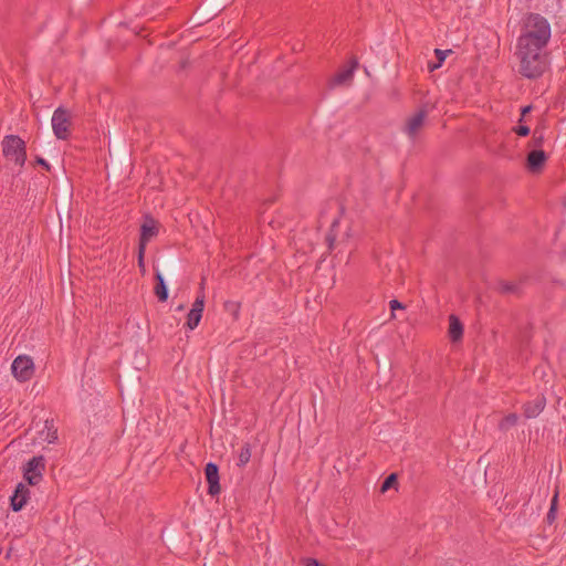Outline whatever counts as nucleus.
Here are the masks:
<instances>
[{
	"instance_id": "1",
	"label": "nucleus",
	"mask_w": 566,
	"mask_h": 566,
	"mask_svg": "<svg viewBox=\"0 0 566 566\" xmlns=\"http://www.w3.org/2000/svg\"><path fill=\"white\" fill-rule=\"evenodd\" d=\"M515 56L518 60L520 74L530 80L541 77L549 65L546 48L516 43Z\"/></svg>"
},
{
	"instance_id": "2",
	"label": "nucleus",
	"mask_w": 566,
	"mask_h": 566,
	"mask_svg": "<svg viewBox=\"0 0 566 566\" xmlns=\"http://www.w3.org/2000/svg\"><path fill=\"white\" fill-rule=\"evenodd\" d=\"M551 36L552 28L548 20L539 13L530 12L522 20L521 34L516 43L547 49Z\"/></svg>"
},
{
	"instance_id": "3",
	"label": "nucleus",
	"mask_w": 566,
	"mask_h": 566,
	"mask_svg": "<svg viewBox=\"0 0 566 566\" xmlns=\"http://www.w3.org/2000/svg\"><path fill=\"white\" fill-rule=\"evenodd\" d=\"M3 156L13 160L15 165L23 167L27 160L25 142L18 135H7L2 139Z\"/></svg>"
},
{
	"instance_id": "4",
	"label": "nucleus",
	"mask_w": 566,
	"mask_h": 566,
	"mask_svg": "<svg viewBox=\"0 0 566 566\" xmlns=\"http://www.w3.org/2000/svg\"><path fill=\"white\" fill-rule=\"evenodd\" d=\"M71 115L67 109L57 107L52 116V128L57 139L66 140L70 137Z\"/></svg>"
},
{
	"instance_id": "5",
	"label": "nucleus",
	"mask_w": 566,
	"mask_h": 566,
	"mask_svg": "<svg viewBox=\"0 0 566 566\" xmlns=\"http://www.w3.org/2000/svg\"><path fill=\"white\" fill-rule=\"evenodd\" d=\"M44 470V457H33L25 463L23 468V478L30 485H36L42 480Z\"/></svg>"
},
{
	"instance_id": "6",
	"label": "nucleus",
	"mask_w": 566,
	"mask_h": 566,
	"mask_svg": "<svg viewBox=\"0 0 566 566\" xmlns=\"http://www.w3.org/2000/svg\"><path fill=\"white\" fill-rule=\"evenodd\" d=\"M11 370L20 382L28 381L34 374L33 360L29 356L20 355L13 360Z\"/></svg>"
},
{
	"instance_id": "7",
	"label": "nucleus",
	"mask_w": 566,
	"mask_h": 566,
	"mask_svg": "<svg viewBox=\"0 0 566 566\" xmlns=\"http://www.w3.org/2000/svg\"><path fill=\"white\" fill-rule=\"evenodd\" d=\"M160 223L149 213L144 216L143 223L140 224V234L138 245L147 247L148 242L156 238L159 233Z\"/></svg>"
},
{
	"instance_id": "8",
	"label": "nucleus",
	"mask_w": 566,
	"mask_h": 566,
	"mask_svg": "<svg viewBox=\"0 0 566 566\" xmlns=\"http://www.w3.org/2000/svg\"><path fill=\"white\" fill-rule=\"evenodd\" d=\"M205 475L206 481L208 483V494L210 496H216L220 494V476H219V467L213 462H208L205 467Z\"/></svg>"
},
{
	"instance_id": "9",
	"label": "nucleus",
	"mask_w": 566,
	"mask_h": 566,
	"mask_svg": "<svg viewBox=\"0 0 566 566\" xmlns=\"http://www.w3.org/2000/svg\"><path fill=\"white\" fill-rule=\"evenodd\" d=\"M29 497H30L29 488L21 482L18 483L13 494L10 497V506H11L12 511H14V512L21 511L24 507V505L27 504Z\"/></svg>"
},
{
	"instance_id": "10",
	"label": "nucleus",
	"mask_w": 566,
	"mask_h": 566,
	"mask_svg": "<svg viewBox=\"0 0 566 566\" xmlns=\"http://www.w3.org/2000/svg\"><path fill=\"white\" fill-rule=\"evenodd\" d=\"M546 406V397L538 395L534 400L527 401L523 405V416L526 419H534L544 410Z\"/></svg>"
},
{
	"instance_id": "11",
	"label": "nucleus",
	"mask_w": 566,
	"mask_h": 566,
	"mask_svg": "<svg viewBox=\"0 0 566 566\" xmlns=\"http://www.w3.org/2000/svg\"><path fill=\"white\" fill-rule=\"evenodd\" d=\"M427 117V111L424 108L419 109L413 116L407 119L405 126V133L410 137L415 138L422 127Z\"/></svg>"
},
{
	"instance_id": "12",
	"label": "nucleus",
	"mask_w": 566,
	"mask_h": 566,
	"mask_svg": "<svg viewBox=\"0 0 566 566\" xmlns=\"http://www.w3.org/2000/svg\"><path fill=\"white\" fill-rule=\"evenodd\" d=\"M547 160V156L542 149H534L527 154L526 166L531 172H538Z\"/></svg>"
},
{
	"instance_id": "13",
	"label": "nucleus",
	"mask_w": 566,
	"mask_h": 566,
	"mask_svg": "<svg viewBox=\"0 0 566 566\" xmlns=\"http://www.w3.org/2000/svg\"><path fill=\"white\" fill-rule=\"evenodd\" d=\"M349 66H346L339 70L332 78L333 85H342L347 82H350L354 76V71L358 66V61L356 59H352L349 62Z\"/></svg>"
},
{
	"instance_id": "14",
	"label": "nucleus",
	"mask_w": 566,
	"mask_h": 566,
	"mask_svg": "<svg viewBox=\"0 0 566 566\" xmlns=\"http://www.w3.org/2000/svg\"><path fill=\"white\" fill-rule=\"evenodd\" d=\"M463 324L458 316L451 314L449 316V337L453 343L460 342L463 337Z\"/></svg>"
},
{
	"instance_id": "15",
	"label": "nucleus",
	"mask_w": 566,
	"mask_h": 566,
	"mask_svg": "<svg viewBox=\"0 0 566 566\" xmlns=\"http://www.w3.org/2000/svg\"><path fill=\"white\" fill-rule=\"evenodd\" d=\"M40 436L49 443H55L57 441V428L54 426L53 419H46L44 421V428L40 432Z\"/></svg>"
},
{
	"instance_id": "16",
	"label": "nucleus",
	"mask_w": 566,
	"mask_h": 566,
	"mask_svg": "<svg viewBox=\"0 0 566 566\" xmlns=\"http://www.w3.org/2000/svg\"><path fill=\"white\" fill-rule=\"evenodd\" d=\"M155 295L157 296L159 302H166L168 300V287L166 285L163 274L159 271L155 273Z\"/></svg>"
},
{
	"instance_id": "17",
	"label": "nucleus",
	"mask_w": 566,
	"mask_h": 566,
	"mask_svg": "<svg viewBox=\"0 0 566 566\" xmlns=\"http://www.w3.org/2000/svg\"><path fill=\"white\" fill-rule=\"evenodd\" d=\"M251 459V446L249 442L242 444L239 454L237 465L239 468H244Z\"/></svg>"
},
{
	"instance_id": "18",
	"label": "nucleus",
	"mask_w": 566,
	"mask_h": 566,
	"mask_svg": "<svg viewBox=\"0 0 566 566\" xmlns=\"http://www.w3.org/2000/svg\"><path fill=\"white\" fill-rule=\"evenodd\" d=\"M339 226V220L338 219H335L332 224H331V228L325 237V242L327 244V248H328V251L332 252L333 249L335 248V241H336V228Z\"/></svg>"
},
{
	"instance_id": "19",
	"label": "nucleus",
	"mask_w": 566,
	"mask_h": 566,
	"mask_svg": "<svg viewBox=\"0 0 566 566\" xmlns=\"http://www.w3.org/2000/svg\"><path fill=\"white\" fill-rule=\"evenodd\" d=\"M557 507H558V493L556 492L551 501V506H549V510L546 514V523L548 525H552L555 521H556V517H557Z\"/></svg>"
},
{
	"instance_id": "20",
	"label": "nucleus",
	"mask_w": 566,
	"mask_h": 566,
	"mask_svg": "<svg viewBox=\"0 0 566 566\" xmlns=\"http://www.w3.org/2000/svg\"><path fill=\"white\" fill-rule=\"evenodd\" d=\"M517 420L518 417L516 413H509L500 421L499 429L501 431H507L511 427H514L517 423Z\"/></svg>"
},
{
	"instance_id": "21",
	"label": "nucleus",
	"mask_w": 566,
	"mask_h": 566,
	"mask_svg": "<svg viewBox=\"0 0 566 566\" xmlns=\"http://www.w3.org/2000/svg\"><path fill=\"white\" fill-rule=\"evenodd\" d=\"M201 317L202 314H200V312H197V310H190L187 315L186 326L191 331L195 329L199 325Z\"/></svg>"
},
{
	"instance_id": "22",
	"label": "nucleus",
	"mask_w": 566,
	"mask_h": 566,
	"mask_svg": "<svg viewBox=\"0 0 566 566\" xmlns=\"http://www.w3.org/2000/svg\"><path fill=\"white\" fill-rule=\"evenodd\" d=\"M397 484V474L390 473L381 483L380 491L384 493Z\"/></svg>"
},
{
	"instance_id": "23",
	"label": "nucleus",
	"mask_w": 566,
	"mask_h": 566,
	"mask_svg": "<svg viewBox=\"0 0 566 566\" xmlns=\"http://www.w3.org/2000/svg\"><path fill=\"white\" fill-rule=\"evenodd\" d=\"M449 53H452V51L434 49V55H436L437 62H439L441 65L443 64V62Z\"/></svg>"
},
{
	"instance_id": "24",
	"label": "nucleus",
	"mask_w": 566,
	"mask_h": 566,
	"mask_svg": "<svg viewBox=\"0 0 566 566\" xmlns=\"http://www.w3.org/2000/svg\"><path fill=\"white\" fill-rule=\"evenodd\" d=\"M205 307V295L197 296L196 301L192 304L191 310H197V312H200L202 314Z\"/></svg>"
},
{
	"instance_id": "25",
	"label": "nucleus",
	"mask_w": 566,
	"mask_h": 566,
	"mask_svg": "<svg viewBox=\"0 0 566 566\" xmlns=\"http://www.w3.org/2000/svg\"><path fill=\"white\" fill-rule=\"evenodd\" d=\"M532 143L535 147H541L544 143L543 133L535 129L534 134H533Z\"/></svg>"
},
{
	"instance_id": "26",
	"label": "nucleus",
	"mask_w": 566,
	"mask_h": 566,
	"mask_svg": "<svg viewBox=\"0 0 566 566\" xmlns=\"http://www.w3.org/2000/svg\"><path fill=\"white\" fill-rule=\"evenodd\" d=\"M145 252H146V248L138 245L137 259H138V266L142 270V272H145V262H144Z\"/></svg>"
},
{
	"instance_id": "27",
	"label": "nucleus",
	"mask_w": 566,
	"mask_h": 566,
	"mask_svg": "<svg viewBox=\"0 0 566 566\" xmlns=\"http://www.w3.org/2000/svg\"><path fill=\"white\" fill-rule=\"evenodd\" d=\"M513 132L521 136V137H526L530 135V127L527 125H518L516 127L513 128Z\"/></svg>"
},
{
	"instance_id": "28",
	"label": "nucleus",
	"mask_w": 566,
	"mask_h": 566,
	"mask_svg": "<svg viewBox=\"0 0 566 566\" xmlns=\"http://www.w3.org/2000/svg\"><path fill=\"white\" fill-rule=\"evenodd\" d=\"M517 286L514 283L511 282H503L501 283V291L503 293H514L516 292Z\"/></svg>"
},
{
	"instance_id": "29",
	"label": "nucleus",
	"mask_w": 566,
	"mask_h": 566,
	"mask_svg": "<svg viewBox=\"0 0 566 566\" xmlns=\"http://www.w3.org/2000/svg\"><path fill=\"white\" fill-rule=\"evenodd\" d=\"M389 307H390L391 312L394 313L396 310H403L405 305L401 302H399L398 300H391L389 302Z\"/></svg>"
},
{
	"instance_id": "30",
	"label": "nucleus",
	"mask_w": 566,
	"mask_h": 566,
	"mask_svg": "<svg viewBox=\"0 0 566 566\" xmlns=\"http://www.w3.org/2000/svg\"><path fill=\"white\" fill-rule=\"evenodd\" d=\"M35 164L40 165L46 171H50V169H51L50 164L45 159H43L42 157L36 156Z\"/></svg>"
},
{
	"instance_id": "31",
	"label": "nucleus",
	"mask_w": 566,
	"mask_h": 566,
	"mask_svg": "<svg viewBox=\"0 0 566 566\" xmlns=\"http://www.w3.org/2000/svg\"><path fill=\"white\" fill-rule=\"evenodd\" d=\"M427 67H428L429 72H433V71L438 70L439 67H441V64L439 62L429 61Z\"/></svg>"
},
{
	"instance_id": "32",
	"label": "nucleus",
	"mask_w": 566,
	"mask_h": 566,
	"mask_svg": "<svg viewBox=\"0 0 566 566\" xmlns=\"http://www.w3.org/2000/svg\"><path fill=\"white\" fill-rule=\"evenodd\" d=\"M532 111V105H526L524 107L521 108V118H520V122L523 120L524 116H526V114H528L530 112Z\"/></svg>"
},
{
	"instance_id": "33",
	"label": "nucleus",
	"mask_w": 566,
	"mask_h": 566,
	"mask_svg": "<svg viewBox=\"0 0 566 566\" xmlns=\"http://www.w3.org/2000/svg\"><path fill=\"white\" fill-rule=\"evenodd\" d=\"M305 566H324L315 558H308Z\"/></svg>"
}]
</instances>
